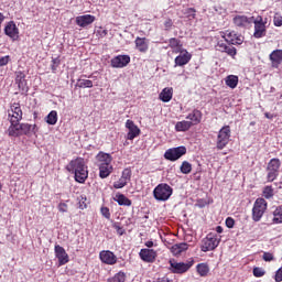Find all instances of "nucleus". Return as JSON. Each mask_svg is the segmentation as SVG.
I'll return each mask as SVG.
<instances>
[{"instance_id":"nucleus-1","label":"nucleus","mask_w":282,"mask_h":282,"mask_svg":"<svg viewBox=\"0 0 282 282\" xmlns=\"http://www.w3.org/2000/svg\"><path fill=\"white\" fill-rule=\"evenodd\" d=\"M66 171H68V173H74L75 181L79 184H85V181L89 177V172L87 171V165H85V159L83 158L72 160L67 164Z\"/></svg>"},{"instance_id":"nucleus-2","label":"nucleus","mask_w":282,"mask_h":282,"mask_svg":"<svg viewBox=\"0 0 282 282\" xmlns=\"http://www.w3.org/2000/svg\"><path fill=\"white\" fill-rule=\"evenodd\" d=\"M97 160L99 161V177H101V180L109 177L113 171V166L111 165V155L108 153H99L97 155Z\"/></svg>"},{"instance_id":"nucleus-3","label":"nucleus","mask_w":282,"mask_h":282,"mask_svg":"<svg viewBox=\"0 0 282 282\" xmlns=\"http://www.w3.org/2000/svg\"><path fill=\"white\" fill-rule=\"evenodd\" d=\"M153 195L158 202H166L173 195V187L166 183H161L154 188Z\"/></svg>"},{"instance_id":"nucleus-4","label":"nucleus","mask_w":282,"mask_h":282,"mask_svg":"<svg viewBox=\"0 0 282 282\" xmlns=\"http://www.w3.org/2000/svg\"><path fill=\"white\" fill-rule=\"evenodd\" d=\"M35 126L30 123H15V126H10L8 129V134L11 138H19V135H28Z\"/></svg>"},{"instance_id":"nucleus-5","label":"nucleus","mask_w":282,"mask_h":282,"mask_svg":"<svg viewBox=\"0 0 282 282\" xmlns=\"http://www.w3.org/2000/svg\"><path fill=\"white\" fill-rule=\"evenodd\" d=\"M268 210V202L263 198H257L252 208V219L253 221H261V217Z\"/></svg>"},{"instance_id":"nucleus-6","label":"nucleus","mask_w":282,"mask_h":282,"mask_svg":"<svg viewBox=\"0 0 282 282\" xmlns=\"http://www.w3.org/2000/svg\"><path fill=\"white\" fill-rule=\"evenodd\" d=\"M8 113L11 127H14L19 122H21V120H23V110H21V106L19 104L11 105Z\"/></svg>"},{"instance_id":"nucleus-7","label":"nucleus","mask_w":282,"mask_h":282,"mask_svg":"<svg viewBox=\"0 0 282 282\" xmlns=\"http://www.w3.org/2000/svg\"><path fill=\"white\" fill-rule=\"evenodd\" d=\"M182 155H186V147H177L172 148L165 151L164 158L165 160H169L170 162H175L182 158Z\"/></svg>"},{"instance_id":"nucleus-8","label":"nucleus","mask_w":282,"mask_h":282,"mask_svg":"<svg viewBox=\"0 0 282 282\" xmlns=\"http://www.w3.org/2000/svg\"><path fill=\"white\" fill-rule=\"evenodd\" d=\"M230 141V126H225L220 129L217 139V149L221 150Z\"/></svg>"},{"instance_id":"nucleus-9","label":"nucleus","mask_w":282,"mask_h":282,"mask_svg":"<svg viewBox=\"0 0 282 282\" xmlns=\"http://www.w3.org/2000/svg\"><path fill=\"white\" fill-rule=\"evenodd\" d=\"M219 246V238L217 236L209 234L207 237L203 240L202 245V252H209V250H215Z\"/></svg>"},{"instance_id":"nucleus-10","label":"nucleus","mask_w":282,"mask_h":282,"mask_svg":"<svg viewBox=\"0 0 282 282\" xmlns=\"http://www.w3.org/2000/svg\"><path fill=\"white\" fill-rule=\"evenodd\" d=\"M171 271L173 274H184V272H188L191 270L193 262H177L175 260H170Z\"/></svg>"},{"instance_id":"nucleus-11","label":"nucleus","mask_w":282,"mask_h":282,"mask_svg":"<svg viewBox=\"0 0 282 282\" xmlns=\"http://www.w3.org/2000/svg\"><path fill=\"white\" fill-rule=\"evenodd\" d=\"M252 23H254V39H263L265 35V23H263V18L258 17Z\"/></svg>"},{"instance_id":"nucleus-12","label":"nucleus","mask_w":282,"mask_h":282,"mask_svg":"<svg viewBox=\"0 0 282 282\" xmlns=\"http://www.w3.org/2000/svg\"><path fill=\"white\" fill-rule=\"evenodd\" d=\"M55 257L58 261V265H65L66 263H69V254H67L65 248L59 245L55 246Z\"/></svg>"},{"instance_id":"nucleus-13","label":"nucleus","mask_w":282,"mask_h":282,"mask_svg":"<svg viewBox=\"0 0 282 282\" xmlns=\"http://www.w3.org/2000/svg\"><path fill=\"white\" fill-rule=\"evenodd\" d=\"M4 34L12 39V41L19 40V28H17L14 21L8 22V24L4 26Z\"/></svg>"},{"instance_id":"nucleus-14","label":"nucleus","mask_w":282,"mask_h":282,"mask_svg":"<svg viewBox=\"0 0 282 282\" xmlns=\"http://www.w3.org/2000/svg\"><path fill=\"white\" fill-rule=\"evenodd\" d=\"M128 63H131V57H129V55H118L111 59V67H127Z\"/></svg>"},{"instance_id":"nucleus-15","label":"nucleus","mask_w":282,"mask_h":282,"mask_svg":"<svg viewBox=\"0 0 282 282\" xmlns=\"http://www.w3.org/2000/svg\"><path fill=\"white\" fill-rule=\"evenodd\" d=\"M139 256L142 261H145V263H153V261H155V257H158V252L153 249H141Z\"/></svg>"},{"instance_id":"nucleus-16","label":"nucleus","mask_w":282,"mask_h":282,"mask_svg":"<svg viewBox=\"0 0 282 282\" xmlns=\"http://www.w3.org/2000/svg\"><path fill=\"white\" fill-rule=\"evenodd\" d=\"M99 258L107 265H113L118 261V258L111 251H101Z\"/></svg>"},{"instance_id":"nucleus-17","label":"nucleus","mask_w":282,"mask_h":282,"mask_svg":"<svg viewBox=\"0 0 282 282\" xmlns=\"http://www.w3.org/2000/svg\"><path fill=\"white\" fill-rule=\"evenodd\" d=\"M96 21V17L91 14L79 15L76 18V24L79 28H87V25H91Z\"/></svg>"},{"instance_id":"nucleus-18","label":"nucleus","mask_w":282,"mask_h":282,"mask_svg":"<svg viewBox=\"0 0 282 282\" xmlns=\"http://www.w3.org/2000/svg\"><path fill=\"white\" fill-rule=\"evenodd\" d=\"M126 127L129 130L128 132L129 140H134V138H138V135H140V128H138V126H135L133 121L127 120Z\"/></svg>"},{"instance_id":"nucleus-19","label":"nucleus","mask_w":282,"mask_h":282,"mask_svg":"<svg viewBox=\"0 0 282 282\" xmlns=\"http://www.w3.org/2000/svg\"><path fill=\"white\" fill-rule=\"evenodd\" d=\"M254 21V17L248 18L246 15H236L234 18V23L237 28H246V25H250Z\"/></svg>"},{"instance_id":"nucleus-20","label":"nucleus","mask_w":282,"mask_h":282,"mask_svg":"<svg viewBox=\"0 0 282 282\" xmlns=\"http://www.w3.org/2000/svg\"><path fill=\"white\" fill-rule=\"evenodd\" d=\"M217 51L225 52L228 56H237V48L235 46H228L224 41H218Z\"/></svg>"},{"instance_id":"nucleus-21","label":"nucleus","mask_w":282,"mask_h":282,"mask_svg":"<svg viewBox=\"0 0 282 282\" xmlns=\"http://www.w3.org/2000/svg\"><path fill=\"white\" fill-rule=\"evenodd\" d=\"M134 43L137 50H139L142 54L149 51V41L147 40V37H137Z\"/></svg>"},{"instance_id":"nucleus-22","label":"nucleus","mask_w":282,"mask_h":282,"mask_svg":"<svg viewBox=\"0 0 282 282\" xmlns=\"http://www.w3.org/2000/svg\"><path fill=\"white\" fill-rule=\"evenodd\" d=\"M186 120H189L193 124H199L202 122V111L194 109L187 117Z\"/></svg>"},{"instance_id":"nucleus-23","label":"nucleus","mask_w":282,"mask_h":282,"mask_svg":"<svg viewBox=\"0 0 282 282\" xmlns=\"http://www.w3.org/2000/svg\"><path fill=\"white\" fill-rule=\"evenodd\" d=\"M159 98L160 100H162V102H171L173 98V88L171 87L164 88L159 95Z\"/></svg>"},{"instance_id":"nucleus-24","label":"nucleus","mask_w":282,"mask_h":282,"mask_svg":"<svg viewBox=\"0 0 282 282\" xmlns=\"http://www.w3.org/2000/svg\"><path fill=\"white\" fill-rule=\"evenodd\" d=\"M188 250V243L186 242H181L172 246L171 252L177 257V254H182V252H186Z\"/></svg>"},{"instance_id":"nucleus-25","label":"nucleus","mask_w":282,"mask_h":282,"mask_svg":"<svg viewBox=\"0 0 282 282\" xmlns=\"http://www.w3.org/2000/svg\"><path fill=\"white\" fill-rule=\"evenodd\" d=\"M188 61H191V54H188V52L185 51L184 54L176 56L175 65H178V67H182V66L186 65L188 63Z\"/></svg>"},{"instance_id":"nucleus-26","label":"nucleus","mask_w":282,"mask_h":282,"mask_svg":"<svg viewBox=\"0 0 282 282\" xmlns=\"http://www.w3.org/2000/svg\"><path fill=\"white\" fill-rule=\"evenodd\" d=\"M271 63L275 65H281L282 63V50H275L270 54Z\"/></svg>"},{"instance_id":"nucleus-27","label":"nucleus","mask_w":282,"mask_h":282,"mask_svg":"<svg viewBox=\"0 0 282 282\" xmlns=\"http://www.w3.org/2000/svg\"><path fill=\"white\" fill-rule=\"evenodd\" d=\"M15 82L18 83L19 89H22V91H28V82L25 80L24 74L20 73L17 76Z\"/></svg>"},{"instance_id":"nucleus-28","label":"nucleus","mask_w":282,"mask_h":282,"mask_svg":"<svg viewBox=\"0 0 282 282\" xmlns=\"http://www.w3.org/2000/svg\"><path fill=\"white\" fill-rule=\"evenodd\" d=\"M279 169H281V161L279 159H272L267 166V171H273L279 174Z\"/></svg>"},{"instance_id":"nucleus-29","label":"nucleus","mask_w":282,"mask_h":282,"mask_svg":"<svg viewBox=\"0 0 282 282\" xmlns=\"http://www.w3.org/2000/svg\"><path fill=\"white\" fill-rule=\"evenodd\" d=\"M191 127H193V122L191 121H178L175 124V131H188V129H191Z\"/></svg>"},{"instance_id":"nucleus-30","label":"nucleus","mask_w":282,"mask_h":282,"mask_svg":"<svg viewBox=\"0 0 282 282\" xmlns=\"http://www.w3.org/2000/svg\"><path fill=\"white\" fill-rule=\"evenodd\" d=\"M239 84V77L236 75H229L226 79V86L230 87V89H235Z\"/></svg>"},{"instance_id":"nucleus-31","label":"nucleus","mask_w":282,"mask_h":282,"mask_svg":"<svg viewBox=\"0 0 282 282\" xmlns=\"http://www.w3.org/2000/svg\"><path fill=\"white\" fill-rule=\"evenodd\" d=\"M169 45L172 47V50H175L176 53L182 52V42L178 39H170Z\"/></svg>"},{"instance_id":"nucleus-32","label":"nucleus","mask_w":282,"mask_h":282,"mask_svg":"<svg viewBox=\"0 0 282 282\" xmlns=\"http://www.w3.org/2000/svg\"><path fill=\"white\" fill-rule=\"evenodd\" d=\"M77 86L80 89H91V87H94V82L89 79H78Z\"/></svg>"},{"instance_id":"nucleus-33","label":"nucleus","mask_w":282,"mask_h":282,"mask_svg":"<svg viewBox=\"0 0 282 282\" xmlns=\"http://www.w3.org/2000/svg\"><path fill=\"white\" fill-rule=\"evenodd\" d=\"M47 124H56L58 122V112L56 110H52L46 117Z\"/></svg>"},{"instance_id":"nucleus-34","label":"nucleus","mask_w":282,"mask_h":282,"mask_svg":"<svg viewBox=\"0 0 282 282\" xmlns=\"http://www.w3.org/2000/svg\"><path fill=\"white\" fill-rule=\"evenodd\" d=\"M196 270H197L199 276H207L208 272H210V269L207 267L206 263L197 264Z\"/></svg>"},{"instance_id":"nucleus-35","label":"nucleus","mask_w":282,"mask_h":282,"mask_svg":"<svg viewBox=\"0 0 282 282\" xmlns=\"http://www.w3.org/2000/svg\"><path fill=\"white\" fill-rule=\"evenodd\" d=\"M127 281V274L122 271L118 272L113 278H110L108 282H124Z\"/></svg>"},{"instance_id":"nucleus-36","label":"nucleus","mask_w":282,"mask_h":282,"mask_svg":"<svg viewBox=\"0 0 282 282\" xmlns=\"http://www.w3.org/2000/svg\"><path fill=\"white\" fill-rule=\"evenodd\" d=\"M193 171V165L188 161H184L181 165V173L188 175Z\"/></svg>"},{"instance_id":"nucleus-37","label":"nucleus","mask_w":282,"mask_h":282,"mask_svg":"<svg viewBox=\"0 0 282 282\" xmlns=\"http://www.w3.org/2000/svg\"><path fill=\"white\" fill-rule=\"evenodd\" d=\"M273 223L274 224H282V207H278L273 212Z\"/></svg>"},{"instance_id":"nucleus-38","label":"nucleus","mask_w":282,"mask_h":282,"mask_svg":"<svg viewBox=\"0 0 282 282\" xmlns=\"http://www.w3.org/2000/svg\"><path fill=\"white\" fill-rule=\"evenodd\" d=\"M117 202L119 206H131V200L122 194L117 197Z\"/></svg>"},{"instance_id":"nucleus-39","label":"nucleus","mask_w":282,"mask_h":282,"mask_svg":"<svg viewBox=\"0 0 282 282\" xmlns=\"http://www.w3.org/2000/svg\"><path fill=\"white\" fill-rule=\"evenodd\" d=\"M223 39H225L226 43H228L230 45V41H235V39H237V33H235V31L231 32H226L223 35Z\"/></svg>"},{"instance_id":"nucleus-40","label":"nucleus","mask_w":282,"mask_h":282,"mask_svg":"<svg viewBox=\"0 0 282 282\" xmlns=\"http://www.w3.org/2000/svg\"><path fill=\"white\" fill-rule=\"evenodd\" d=\"M263 197H265V199H272V197H274V189L272 188V186L264 187Z\"/></svg>"},{"instance_id":"nucleus-41","label":"nucleus","mask_w":282,"mask_h":282,"mask_svg":"<svg viewBox=\"0 0 282 282\" xmlns=\"http://www.w3.org/2000/svg\"><path fill=\"white\" fill-rule=\"evenodd\" d=\"M265 275V271L259 267L253 268V276L260 278V276H264Z\"/></svg>"},{"instance_id":"nucleus-42","label":"nucleus","mask_w":282,"mask_h":282,"mask_svg":"<svg viewBox=\"0 0 282 282\" xmlns=\"http://www.w3.org/2000/svg\"><path fill=\"white\" fill-rule=\"evenodd\" d=\"M275 177H279V173L273 171H268V174H267L268 182H274Z\"/></svg>"},{"instance_id":"nucleus-43","label":"nucleus","mask_w":282,"mask_h":282,"mask_svg":"<svg viewBox=\"0 0 282 282\" xmlns=\"http://www.w3.org/2000/svg\"><path fill=\"white\" fill-rule=\"evenodd\" d=\"M121 178L126 182H129V180H131V170H123Z\"/></svg>"},{"instance_id":"nucleus-44","label":"nucleus","mask_w":282,"mask_h":282,"mask_svg":"<svg viewBox=\"0 0 282 282\" xmlns=\"http://www.w3.org/2000/svg\"><path fill=\"white\" fill-rule=\"evenodd\" d=\"M127 182L124 181V178H119V181L113 183V188H124Z\"/></svg>"},{"instance_id":"nucleus-45","label":"nucleus","mask_w":282,"mask_h":282,"mask_svg":"<svg viewBox=\"0 0 282 282\" xmlns=\"http://www.w3.org/2000/svg\"><path fill=\"white\" fill-rule=\"evenodd\" d=\"M243 39L241 36H236L235 40H229V45H241Z\"/></svg>"},{"instance_id":"nucleus-46","label":"nucleus","mask_w":282,"mask_h":282,"mask_svg":"<svg viewBox=\"0 0 282 282\" xmlns=\"http://www.w3.org/2000/svg\"><path fill=\"white\" fill-rule=\"evenodd\" d=\"M101 215H102L106 219H110V217H111V213H109V208H107V207H101Z\"/></svg>"},{"instance_id":"nucleus-47","label":"nucleus","mask_w":282,"mask_h":282,"mask_svg":"<svg viewBox=\"0 0 282 282\" xmlns=\"http://www.w3.org/2000/svg\"><path fill=\"white\" fill-rule=\"evenodd\" d=\"M262 259L263 261H274V256L270 252H264Z\"/></svg>"},{"instance_id":"nucleus-48","label":"nucleus","mask_w":282,"mask_h":282,"mask_svg":"<svg viewBox=\"0 0 282 282\" xmlns=\"http://www.w3.org/2000/svg\"><path fill=\"white\" fill-rule=\"evenodd\" d=\"M273 23H274V25H275L276 28H281V25H282V18H281L280 15H275V17L273 18Z\"/></svg>"},{"instance_id":"nucleus-49","label":"nucleus","mask_w":282,"mask_h":282,"mask_svg":"<svg viewBox=\"0 0 282 282\" xmlns=\"http://www.w3.org/2000/svg\"><path fill=\"white\" fill-rule=\"evenodd\" d=\"M8 63H10V56L7 55L0 58V67H4Z\"/></svg>"},{"instance_id":"nucleus-50","label":"nucleus","mask_w":282,"mask_h":282,"mask_svg":"<svg viewBox=\"0 0 282 282\" xmlns=\"http://www.w3.org/2000/svg\"><path fill=\"white\" fill-rule=\"evenodd\" d=\"M185 14H187L188 18L192 17V19H195V9H193V8L186 9Z\"/></svg>"},{"instance_id":"nucleus-51","label":"nucleus","mask_w":282,"mask_h":282,"mask_svg":"<svg viewBox=\"0 0 282 282\" xmlns=\"http://www.w3.org/2000/svg\"><path fill=\"white\" fill-rule=\"evenodd\" d=\"M274 280L276 282H281L282 281V267L275 272Z\"/></svg>"},{"instance_id":"nucleus-52","label":"nucleus","mask_w":282,"mask_h":282,"mask_svg":"<svg viewBox=\"0 0 282 282\" xmlns=\"http://www.w3.org/2000/svg\"><path fill=\"white\" fill-rule=\"evenodd\" d=\"M226 226H227V228H235V219L228 217L226 219Z\"/></svg>"},{"instance_id":"nucleus-53","label":"nucleus","mask_w":282,"mask_h":282,"mask_svg":"<svg viewBox=\"0 0 282 282\" xmlns=\"http://www.w3.org/2000/svg\"><path fill=\"white\" fill-rule=\"evenodd\" d=\"M164 28H165V30H171V28H173V20L167 19V20L164 22Z\"/></svg>"},{"instance_id":"nucleus-54","label":"nucleus","mask_w":282,"mask_h":282,"mask_svg":"<svg viewBox=\"0 0 282 282\" xmlns=\"http://www.w3.org/2000/svg\"><path fill=\"white\" fill-rule=\"evenodd\" d=\"M58 210H59V213H67V204L59 203Z\"/></svg>"},{"instance_id":"nucleus-55","label":"nucleus","mask_w":282,"mask_h":282,"mask_svg":"<svg viewBox=\"0 0 282 282\" xmlns=\"http://www.w3.org/2000/svg\"><path fill=\"white\" fill-rule=\"evenodd\" d=\"M115 228H116L118 235H124V229H122L120 226L115 225Z\"/></svg>"},{"instance_id":"nucleus-56","label":"nucleus","mask_w":282,"mask_h":282,"mask_svg":"<svg viewBox=\"0 0 282 282\" xmlns=\"http://www.w3.org/2000/svg\"><path fill=\"white\" fill-rule=\"evenodd\" d=\"M216 232H218V235H221V232H224V228L221 226H217Z\"/></svg>"},{"instance_id":"nucleus-57","label":"nucleus","mask_w":282,"mask_h":282,"mask_svg":"<svg viewBox=\"0 0 282 282\" xmlns=\"http://www.w3.org/2000/svg\"><path fill=\"white\" fill-rule=\"evenodd\" d=\"M265 118H268L269 120H272V118H274V115L270 113V112H265L264 113Z\"/></svg>"},{"instance_id":"nucleus-58","label":"nucleus","mask_w":282,"mask_h":282,"mask_svg":"<svg viewBox=\"0 0 282 282\" xmlns=\"http://www.w3.org/2000/svg\"><path fill=\"white\" fill-rule=\"evenodd\" d=\"M52 63H53V65H56V67H57V65H59L61 61L58 58H54L52 61Z\"/></svg>"},{"instance_id":"nucleus-59","label":"nucleus","mask_w":282,"mask_h":282,"mask_svg":"<svg viewBox=\"0 0 282 282\" xmlns=\"http://www.w3.org/2000/svg\"><path fill=\"white\" fill-rule=\"evenodd\" d=\"M147 248H153V241H147L145 242Z\"/></svg>"},{"instance_id":"nucleus-60","label":"nucleus","mask_w":282,"mask_h":282,"mask_svg":"<svg viewBox=\"0 0 282 282\" xmlns=\"http://www.w3.org/2000/svg\"><path fill=\"white\" fill-rule=\"evenodd\" d=\"M98 34H100V36H105L107 34V30L98 31Z\"/></svg>"},{"instance_id":"nucleus-61","label":"nucleus","mask_w":282,"mask_h":282,"mask_svg":"<svg viewBox=\"0 0 282 282\" xmlns=\"http://www.w3.org/2000/svg\"><path fill=\"white\" fill-rule=\"evenodd\" d=\"M158 282H169V279H166V278H162V279H159V281Z\"/></svg>"},{"instance_id":"nucleus-62","label":"nucleus","mask_w":282,"mask_h":282,"mask_svg":"<svg viewBox=\"0 0 282 282\" xmlns=\"http://www.w3.org/2000/svg\"><path fill=\"white\" fill-rule=\"evenodd\" d=\"M52 69H53V72H54V70L56 69V66L53 65V66H52Z\"/></svg>"},{"instance_id":"nucleus-63","label":"nucleus","mask_w":282,"mask_h":282,"mask_svg":"<svg viewBox=\"0 0 282 282\" xmlns=\"http://www.w3.org/2000/svg\"><path fill=\"white\" fill-rule=\"evenodd\" d=\"M1 188H3V185L0 183V191H1Z\"/></svg>"}]
</instances>
